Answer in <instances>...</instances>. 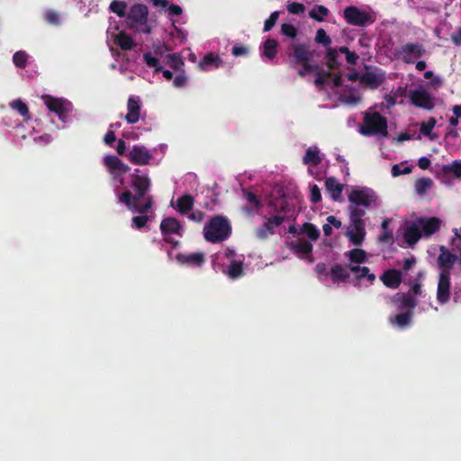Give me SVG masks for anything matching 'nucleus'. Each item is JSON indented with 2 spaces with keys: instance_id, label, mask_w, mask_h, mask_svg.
Returning a JSON list of instances; mask_svg holds the SVG:
<instances>
[{
  "instance_id": "nucleus-1",
  "label": "nucleus",
  "mask_w": 461,
  "mask_h": 461,
  "mask_svg": "<svg viewBox=\"0 0 461 461\" xmlns=\"http://www.w3.org/2000/svg\"><path fill=\"white\" fill-rule=\"evenodd\" d=\"M139 168L134 170L131 177L129 188L117 194L120 203L125 204L133 213H147L153 206V197L146 196L150 189V179L147 175H140Z\"/></svg>"
},
{
  "instance_id": "nucleus-2",
  "label": "nucleus",
  "mask_w": 461,
  "mask_h": 461,
  "mask_svg": "<svg viewBox=\"0 0 461 461\" xmlns=\"http://www.w3.org/2000/svg\"><path fill=\"white\" fill-rule=\"evenodd\" d=\"M314 50L305 43H293L287 48L288 62L292 68H298L297 74L304 77L308 74L315 76L324 70L317 63H312Z\"/></svg>"
},
{
  "instance_id": "nucleus-3",
  "label": "nucleus",
  "mask_w": 461,
  "mask_h": 461,
  "mask_svg": "<svg viewBox=\"0 0 461 461\" xmlns=\"http://www.w3.org/2000/svg\"><path fill=\"white\" fill-rule=\"evenodd\" d=\"M231 233V226L228 219L222 215L212 217L203 227V237L211 243L226 240Z\"/></svg>"
},
{
  "instance_id": "nucleus-4",
  "label": "nucleus",
  "mask_w": 461,
  "mask_h": 461,
  "mask_svg": "<svg viewBox=\"0 0 461 461\" xmlns=\"http://www.w3.org/2000/svg\"><path fill=\"white\" fill-rule=\"evenodd\" d=\"M127 24L129 29L135 32L149 34L152 26L149 23V9L143 4H135L131 6L127 14Z\"/></svg>"
},
{
  "instance_id": "nucleus-5",
  "label": "nucleus",
  "mask_w": 461,
  "mask_h": 461,
  "mask_svg": "<svg viewBox=\"0 0 461 461\" xmlns=\"http://www.w3.org/2000/svg\"><path fill=\"white\" fill-rule=\"evenodd\" d=\"M359 132L364 136L382 135L385 137L388 134L387 119L377 112L366 113Z\"/></svg>"
},
{
  "instance_id": "nucleus-6",
  "label": "nucleus",
  "mask_w": 461,
  "mask_h": 461,
  "mask_svg": "<svg viewBox=\"0 0 461 461\" xmlns=\"http://www.w3.org/2000/svg\"><path fill=\"white\" fill-rule=\"evenodd\" d=\"M377 195L368 187H357L353 189L348 194L349 202V214H352V210L370 208L372 205H376Z\"/></svg>"
},
{
  "instance_id": "nucleus-7",
  "label": "nucleus",
  "mask_w": 461,
  "mask_h": 461,
  "mask_svg": "<svg viewBox=\"0 0 461 461\" xmlns=\"http://www.w3.org/2000/svg\"><path fill=\"white\" fill-rule=\"evenodd\" d=\"M365 215L366 211L364 209L357 208L352 210V214H349L351 229L348 230L347 236L355 246H360L365 240L366 229L362 219Z\"/></svg>"
},
{
  "instance_id": "nucleus-8",
  "label": "nucleus",
  "mask_w": 461,
  "mask_h": 461,
  "mask_svg": "<svg viewBox=\"0 0 461 461\" xmlns=\"http://www.w3.org/2000/svg\"><path fill=\"white\" fill-rule=\"evenodd\" d=\"M343 18L348 24L357 27H366L375 22V17L372 14L355 5H349L344 9Z\"/></svg>"
},
{
  "instance_id": "nucleus-9",
  "label": "nucleus",
  "mask_w": 461,
  "mask_h": 461,
  "mask_svg": "<svg viewBox=\"0 0 461 461\" xmlns=\"http://www.w3.org/2000/svg\"><path fill=\"white\" fill-rule=\"evenodd\" d=\"M42 100L50 112L57 113L59 120L66 122L67 113L70 111V103L50 95H43Z\"/></svg>"
},
{
  "instance_id": "nucleus-10",
  "label": "nucleus",
  "mask_w": 461,
  "mask_h": 461,
  "mask_svg": "<svg viewBox=\"0 0 461 461\" xmlns=\"http://www.w3.org/2000/svg\"><path fill=\"white\" fill-rule=\"evenodd\" d=\"M404 63H413V59H420L425 54L424 47L420 43H407L396 50L395 53Z\"/></svg>"
},
{
  "instance_id": "nucleus-11",
  "label": "nucleus",
  "mask_w": 461,
  "mask_h": 461,
  "mask_svg": "<svg viewBox=\"0 0 461 461\" xmlns=\"http://www.w3.org/2000/svg\"><path fill=\"white\" fill-rule=\"evenodd\" d=\"M450 273L441 270L438 275L437 300L440 304H446L450 300Z\"/></svg>"
},
{
  "instance_id": "nucleus-12",
  "label": "nucleus",
  "mask_w": 461,
  "mask_h": 461,
  "mask_svg": "<svg viewBox=\"0 0 461 461\" xmlns=\"http://www.w3.org/2000/svg\"><path fill=\"white\" fill-rule=\"evenodd\" d=\"M410 100L413 105L424 110L431 111L435 106L433 97L423 88L411 90Z\"/></svg>"
},
{
  "instance_id": "nucleus-13",
  "label": "nucleus",
  "mask_w": 461,
  "mask_h": 461,
  "mask_svg": "<svg viewBox=\"0 0 461 461\" xmlns=\"http://www.w3.org/2000/svg\"><path fill=\"white\" fill-rule=\"evenodd\" d=\"M129 160L140 166L148 165L152 158V154L143 146L134 145L128 154Z\"/></svg>"
},
{
  "instance_id": "nucleus-14",
  "label": "nucleus",
  "mask_w": 461,
  "mask_h": 461,
  "mask_svg": "<svg viewBox=\"0 0 461 461\" xmlns=\"http://www.w3.org/2000/svg\"><path fill=\"white\" fill-rule=\"evenodd\" d=\"M125 120L130 124L137 123L140 119L141 102L139 96H130L127 101Z\"/></svg>"
},
{
  "instance_id": "nucleus-15",
  "label": "nucleus",
  "mask_w": 461,
  "mask_h": 461,
  "mask_svg": "<svg viewBox=\"0 0 461 461\" xmlns=\"http://www.w3.org/2000/svg\"><path fill=\"white\" fill-rule=\"evenodd\" d=\"M416 221L424 236L436 233L441 226V220L437 217H421L417 219Z\"/></svg>"
},
{
  "instance_id": "nucleus-16",
  "label": "nucleus",
  "mask_w": 461,
  "mask_h": 461,
  "mask_svg": "<svg viewBox=\"0 0 461 461\" xmlns=\"http://www.w3.org/2000/svg\"><path fill=\"white\" fill-rule=\"evenodd\" d=\"M104 163L113 175H122L130 170L129 166L124 164L118 157L107 155L104 158Z\"/></svg>"
},
{
  "instance_id": "nucleus-17",
  "label": "nucleus",
  "mask_w": 461,
  "mask_h": 461,
  "mask_svg": "<svg viewBox=\"0 0 461 461\" xmlns=\"http://www.w3.org/2000/svg\"><path fill=\"white\" fill-rule=\"evenodd\" d=\"M176 259L181 265L191 267H201L205 262L204 254L202 252H194L191 254L178 253L176 256Z\"/></svg>"
},
{
  "instance_id": "nucleus-18",
  "label": "nucleus",
  "mask_w": 461,
  "mask_h": 461,
  "mask_svg": "<svg viewBox=\"0 0 461 461\" xmlns=\"http://www.w3.org/2000/svg\"><path fill=\"white\" fill-rule=\"evenodd\" d=\"M457 257L447 250L445 247L440 248V254L438 257V265L441 270H447L450 273V270L453 268Z\"/></svg>"
},
{
  "instance_id": "nucleus-19",
  "label": "nucleus",
  "mask_w": 461,
  "mask_h": 461,
  "mask_svg": "<svg viewBox=\"0 0 461 461\" xmlns=\"http://www.w3.org/2000/svg\"><path fill=\"white\" fill-rule=\"evenodd\" d=\"M380 278L386 287L393 289L398 288L402 281L401 271L396 269L385 270Z\"/></svg>"
},
{
  "instance_id": "nucleus-20",
  "label": "nucleus",
  "mask_w": 461,
  "mask_h": 461,
  "mask_svg": "<svg viewBox=\"0 0 461 461\" xmlns=\"http://www.w3.org/2000/svg\"><path fill=\"white\" fill-rule=\"evenodd\" d=\"M273 212L285 217V221H295L296 212L294 205L288 203L286 200L282 199L280 204H273Z\"/></svg>"
},
{
  "instance_id": "nucleus-21",
  "label": "nucleus",
  "mask_w": 461,
  "mask_h": 461,
  "mask_svg": "<svg viewBox=\"0 0 461 461\" xmlns=\"http://www.w3.org/2000/svg\"><path fill=\"white\" fill-rule=\"evenodd\" d=\"M273 212L285 217V221H295L296 212L294 205L288 203L286 200L282 199L280 204H273Z\"/></svg>"
},
{
  "instance_id": "nucleus-22",
  "label": "nucleus",
  "mask_w": 461,
  "mask_h": 461,
  "mask_svg": "<svg viewBox=\"0 0 461 461\" xmlns=\"http://www.w3.org/2000/svg\"><path fill=\"white\" fill-rule=\"evenodd\" d=\"M392 302L395 303L400 310L408 309L411 312L417 305V301L408 294H396Z\"/></svg>"
},
{
  "instance_id": "nucleus-23",
  "label": "nucleus",
  "mask_w": 461,
  "mask_h": 461,
  "mask_svg": "<svg viewBox=\"0 0 461 461\" xmlns=\"http://www.w3.org/2000/svg\"><path fill=\"white\" fill-rule=\"evenodd\" d=\"M384 79L385 77L384 73L378 74L373 71H366L361 75L360 82L375 89L381 86Z\"/></svg>"
},
{
  "instance_id": "nucleus-24",
  "label": "nucleus",
  "mask_w": 461,
  "mask_h": 461,
  "mask_svg": "<svg viewBox=\"0 0 461 461\" xmlns=\"http://www.w3.org/2000/svg\"><path fill=\"white\" fill-rule=\"evenodd\" d=\"M181 224L180 222L173 218V217H167L162 220L160 223V230L162 234H177L181 235L180 230H181Z\"/></svg>"
},
{
  "instance_id": "nucleus-25",
  "label": "nucleus",
  "mask_w": 461,
  "mask_h": 461,
  "mask_svg": "<svg viewBox=\"0 0 461 461\" xmlns=\"http://www.w3.org/2000/svg\"><path fill=\"white\" fill-rule=\"evenodd\" d=\"M421 236H422V233H421V230H420L417 221L409 225L403 233L404 240L410 246L416 244L419 241V240L421 238Z\"/></svg>"
},
{
  "instance_id": "nucleus-26",
  "label": "nucleus",
  "mask_w": 461,
  "mask_h": 461,
  "mask_svg": "<svg viewBox=\"0 0 461 461\" xmlns=\"http://www.w3.org/2000/svg\"><path fill=\"white\" fill-rule=\"evenodd\" d=\"M325 187L330 194V197L333 201L340 200L344 185L337 182L335 177H328L325 181Z\"/></svg>"
},
{
  "instance_id": "nucleus-27",
  "label": "nucleus",
  "mask_w": 461,
  "mask_h": 461,
  "mask_svg": "<svg viewBox=\"0 0 461 461\" xmlns=\"http://www.w3.org/2000/svg\"><path fill=\"white\" fill-rule=\"evenodd\" d=\"M114 44L118 45L122 50H131L136 46L131 36L124 32H121L115 35Z\"/></svg>"
},
{
  "instance_id": "nucleus-28",
  "label": "nucleus",
  "mask_w": 461,
  "mask_h": 461,
  "mask_svg": "<svg viewBox=\"0 0 461 461\" xmlns=\"http://www.w3.org/2000/svg\"><path fill=\"white\" fill-rule=\"evenodd\" d=\"M194 204V198L191 194H184L176 200V210L181 214L189 212Z\"/></svg>"
},
{
  "instance_id": "nucleus-29",
  "label": "nucleus",
  "mask_w": 461,
  "mask_h": 461,
  "mask_svg": "<svg viewBox=\"0 0 461 461\" xmlns=\"http://www.w3.org/2000/svg\"><path fill=\"white\" fill-rule=\"evenodd\" d=\"M326 66L330 70L339 69L341 62L339 61V50L336 48H328L325 54Z\"/></svg>"
},
{
  "instance_id": "nucleus-30",
  "label": "nucleus",
  "mask_w": 461,
  "mask_h": 461,
  "mask_svg": "<svg viewBox=\"0 0 461 461\" xmlns=\"http://www.w3.org/2000/svg\"><path fill=\"white\" fill-rule=\"evenodd\" d=\"M330 276L334 283L347 282L349 278V273L347 268L339 264H336L330 269Z\"/></svg>"
},
{
  "instance_id": "nucleus-31",
  "label": "nucleus",
  "mask_w": 461,
  "mask_h": 461,
  "mask_svg": "<svg viewBox=\"0 0 461 461\" xmlns=\"http://www.w3.org/2000/svg\"><path fill=\"white\" fill-rule=\"evenodd\" d=\"M221 60L219 56H215L212 53H207L199 62V68L202 70H208L210 68H219Z\"/></svg>"
},
{
  "instance_id": "nucleus-32",
  "label": "nucleus",
  "mask_w": 461,
  "mask_h": 461,
  "mask_svg": "<svg viewBox=\"0 0 461 461\" xmlns=\"http://www.w3.org/2000/svg\"><path fill=\"white\" fill-rule=\"evenodd\" d=\"M303 162L304 165L318 166L321 162L319 149L309 148L303 158Z\"/></svg>"
},
{
  "instance_id": "nucleus-33",
  "label": "nucleus",
  "mask_w": 461,
  "mask_h": 461,
  "mask_svg": "<svg viewBox=\"0 0 461 461\" xmlns=\"http://www.w3.org/2000/svg\"><path fill=\"white\" fill-rule=\"evenodd\" d=\"M10 106L23 118L24 122L31 120L28 105L21 99L14 100L10 103Z\"/></svg>"
},
{
  "instance_id": "nucleus-34",
  "label": "nucleus",
  "mask_w": 461,
  "mask_h": 461,
  "mask_svg": "<svg viewBox=\"0 0 461 461\" xmlns=\"http://www.w3.org/2000/svg\"><path fill=\"white\" fill-rule=\"evenodd\" d=\"M442 172L445 176L453 175L456 178L461 179V160H454L452 163L444 165Z\"/></svg>"
},
{
  "instance_id": "nucleus-35",
  "label": "nucleus",
  "mask_w": 461,
  "mask_h": 461,
  "mask_svg": "<svg viewBox=\"0 0 461 461\" xmlns=\"http://www.w3.org/2000/svg\"><path fill=\"white\" fill-rule=\"evenodd\" d=\"M227 275L231 279H237L244 275L243 262L232 261L228 267Z\"/></svg>"
},
{
  "instance_id": "nucleus-36",
  "label": "nucleus",
  "mask_w": 461,
  "mask_h": 461,
  "mask_svg": "<svg viewBox=\"0 0 461 461\" xmlns=\"http://www.w3.org/2000/svg\"><path fill=\"white\" fill-rule=\"evenodd\" d=\"M411 316L412 312L411 311H408L406 312H402L399 314H396L395 316L391 318V322L393 324H395L401 328H404L408 326L411 321Z\"/></svg>"
},
{
  "instance_id": "nucleus-37",
  "label": "nucleus",
  "mask_w": 461,
  "mask_h": 461,
  "mask_svg": "<svg viewBox=\"0 0 461 461\" xmlns=\"http://www.w3.org/2000/svg\"><path fill=\"white\" fill-rule=\"evenodd\" d=\"M292 247L296 253L304 255L311 254L313 249L312 244L305 240H298L297 241L293 242Z\"/></svg>"
},
{
  "instance_id": "nucleus-38",
  "label": "nucleus",
  "mask_w": 461,
  "mask_h": 461,
  "mask_svg": "<svg viewBox=\"0 0 461 461\" xmlns=\"http://www.w3.org/2000/svg\"><path fill=\"white\" fill-rule=\"evenodd\" d=\"M277 46L278 42L275 39H267L264 42V55L269 59H273L277 53Z\"/></svg>"
},
{
  "instance_id": "nucleus-39",
  "label": "nucleus",
  "mask_w": 461,
  "mask_h": 461,
  "mask_svg": "<svg viewBox=\"0 0 461 461\" xmlns=\"http://www.w3.org/2000/svg\"><path fill=\"white\" fill-rule=\"evenodd\" d=\"M255 232L258 239L266 240L270 235H273L275 233V229L273 228L272 225H270V223L267 220V221H265L261 226L258 227L255 230Z\"/></svg>"
},
{
  "instance_id": "nucleus-40",
  "label": "nucleus",
  "mask_w": 461,
  "mask_h": 461,
  "mask_svg": "<svg viewBox=\"0 0 461 461\" xmlns=\"http://www.w3.org/2000/svg\"><path fill=\"white\" fill-rule=\"evenodd\" d=\"M301 231L306 234L307 237L312 241H316L320 238V230L314 224L311 222L303 223Z\"/></svg>"
},
{
  "instance_id": "nucleus-41",
  "label": "nucleus",
  "mask_w": 461,
  "mask_h": 461,
  "mask_svg": "<svg viewBox=\"0 0 461 461\" xmlns=\"http://www.w3.org/2000/svg\"><path fill=\"white\" fill-rule=\"evenodd\" d=\"M433 181L429 177H421L415 182V190L419 194H425L432 186Z\"/></svg>"
},
{
  "instance_id": "nucleus-42",
  "label": "nucleus",
  "mask_w": 461,
  "mask_h": 461,
  "mask_svg": "<svg viewBox=\"0 0 461 461\" xmlns=\"http://www.w3.org/2000/svg\"><path fill=\"white\" fill-rule=\"evenodd\" d=\"M109 9L117 14L120 18L127 16V4L124 1L113 0L111 2Z\"/></svg>"
},
{
  "instance_id": "nucleus-43",
  "label": "nucleus",
  "mask_w": 461,
  "mask_h": 461,
  "mask_svg": "<svg viewBox=\"0 0 461 461\" xmlns=\"http://www.w3.org/2000/svg\"><path fill=\"white\" fill-rule=\"evenodd\" d=\"M329 13L330 11L326 6L316 5V7L310 11L309 15L313 20L323 22L324 18L329 14Z\"/></svg>"
},
{
  "instance_id": "nucleus-44",
  "label": "nucleus",
  "mask_w": 461,
  "mask_h": 461,
  "mask_svg": "<svg viewBox=\"0 0 461 461\" xmlns=\"http://www.w3.org/2000/svg\"><path fill=\"white\" fill-rule=\"evenodd\" d=\"M352 263L361 264L366 260V253L362 249H353L348 254Z\"/></svg>"
},
{
  "instance_id": "nucleus-45",
  "label": "nucleus",
  "mask_w": 461,
  "mask_h": 461,
  "mask_svg": "<svg viewBox=\"0 0 461 461\" xmlns=\"http://www.w3.org/2000/svg\"><path fill=\"white\" fill-rule=\"evenodd\" d=\"M316 43L328 48H330V44L332 42L331 38L326 33L325 30L320 28L316 32V35L314 38Z\"/></svg>"
},
{
  "instance_id": "nucleus-46",
  "label": "nucleus",
  "mask_w": 461,
  "mask_h": 461,
  "mask_svg": "<svg viewBox=\"0 0 461 461\" xmlns=\"http://www.w3.org/2000/svg\"><path fill=\"white\" fill-rule=\"evenodd\" d=\"M242 193L244 199L255 209H259L262 206L260 199L256 194L247 189H242Z\"/></svg>"
},
{
  "instance_id": "nucleus-47",
  "label": "nucleus",
  "mask_w": 461,
  "mask_h": 461,
  "mask_svg": "<svg viewBox=\"0 0 461 461\" xmlns=\"http://www.w3.org/2000/svg\"><path fill=\"white\" fill-rule=\"evenodd\" d=\"M437 123V121L434 117H430L427 122H422L420 127V132L429 137L431 140H434L431 131L434 129L435 125Z\"/></svg>"
},
{
  "instance_id": "nucleus-48",
  "label": "nucleus",
  "mask_w": 461,
  "mask_h": 461,
  "mask_svg": "<svg viewBox=\"0 0 461 461\" xmlns=\"http://www.w3.org/2000/svg\"><path fill=\"white\" fill-rule=\"evenodd\" d=\"M143 60L149 68H153L155 72L162 70V67L160 66L158 59L156 57H153L150 52L143 54Z\"/></svg>"
},
{
  "instance_id": "nucleus-49",
  "label": "nucleus",
  "mask_w": 461,
  "mask_h": 461,
  "mask_svg": "<svg viewBox=\"0 0 461 461\" xmlns=\"http://www.w3.org/2000/svg\"><path fill=\"white\" fill-rule=\"evenodd\" d=\"M43 19L50 25L58 26L60 24V15L58 12L49 9L45 12Z\"/></svg>"
},
{
  "instance_id": "nucleus-50",
  "label": "nucleus",
  "mask_w": 461,
  "mask_h": 461,
  "mask_svg": "<svg viewBox=\"0 0 461 461\" xmlns=\"http://www.w3.org/2000/svg\"><path fill=\"white\" fill-rule=\"evenodd\" d=\"M28 55L25 51L19 50L13 56L14 64L20 68H24L27 65Z\"/></svg>"
},
{
  "instance_id": "nucleus-51",
  "label": "nucleus",
  "mask_w": 461,
  "mask_h": 461,
  "mask_svg": "<svg viewBox=\"0 0 461 461\" xmlns=\"http://www.w3.org/2000/svg\"><path fill=\"white\" fill-rule=\"evenodd\" d=\"M332 77V73L328 70H322L321 73H318L316 75V77L314 79V85L317 87H323L328 84V79Z\"/></svg>"
},
{
  "instance_id": "nucleus-52",
  "label": "nucleus",
  "mask_w": 461,
  "mask_h": 461,
  "mask_svg": "<svg viewBox=\"0 0 461 461\" xmlns=\"http://www.w3.org/2000/svg\"><path fill=\"white\" fill-rule=\"evenodd\" d=\"M167 64L175 70H180L184 66V61L179 54L173 53L167 56Z\"/></svg>"
},
{
  "instance_id": "nucleus-53",
  "label": "nucleus",
  "mask_w": 461,
  "mask_h": 461,
  "mask_svg": "<svg viewBox=\"0 0 461 461\" xmlns=\"http://www.w3.org/2000/svg\"><path fill=\"white\" fill-rule=\"evenodd\" d=\"M140 215H139V216H134L131 220V222H132L131 226L138 230L142 229L149 220V218L147 215H145V213H140Z\"/></svg>"
},
{
  "instance_id": "nucleus-54",
  "label": "nucleus",
  "mask_w": 461,
  "mask_h": 461,
  "mask_svg": "<svg viewBox=\"0 0 461 461\" xmlns=\"http://www.w3.org/2000/svg\"><path fill=\"white\" fill-rule=\"evenodd\" d=\"M281 32L284 35L294 39L297 36L298 30L294 25L291 23H283L281 26Z\"/></svg>"
},
{
  "instance_id": "nucleus-55",
  "label": "nucleus",
  "mask_w": 461,
  "mask_h": 461,
  "mask_svg": "<svg viewBox=\"0 0 461 461\" xmlns=\"http://www.w3.org/2000/svg\"><path fill=\"white\" fill-rule=\"evenodd\" d=\"M279 17V12H273L269 17L265 21L264 24V32H269L276 23V21Z\"/></svg>"
},
{
  "instance_id": "nucleus-56",
  "label": "nucleus",
  "mask_w": 461,
  "mask_h": 461,
  "mask_svg": "<svg viewBox=\"0 0 461 461\" xmlns=\"http://www.w3.org/2000/svg\"><path fill=\"white\" fill-rule=\"evenodd\" d=\"M287 11L293 14H300L305 11V6L302 3L293 2L287 5Z\"/></svg>"
},
{
  "instance_id": "nucleus-57",
  "label": "nucleus",
  "mask_w": 461,
  "mask_h": 461,
  "mask_svg": "<svg viewBox=\"0 0 461 461\" xmlns=\"http://www.w3.org/2000/svg\"><path fill=\"white\" fill-rule=\"evenodd\" d=\"M412 168L411 166H406L403 168L401 167L400 165L395 164L392 167V176L396 177L401 175H408L411 172Z\"/></svg>"
},
{
  "instance_id": "nucleus-58",
  "label": "nucleus",
  "mask_w": 461,
  "mask_h": 461,
  "mask_svg": "<svg viewBox=\"0 0 461 461\" xmlns=\"http://www.w3.org/2000/svg\"><path fill=\"white\" fill-rule=\"evenodd\" d=\"M311 202L317 203L321 200V194L317 185H311Z\"/></svg>"
},
{
  "instance_id": "nucleus-59",
  "label": "nucleus",
  "mask_w": 461,
  "mask_h": 461,
  "mask_svg": "<svg viewBox=\"0 0 461 461\" xmlns=\"http://www.w3.org/2000/svg\"><path fill=\"white\" fill-rule=\"evenodd\" d=\"M348 267H349L351 272L356 273V274H359L357 276V279H360V278L366 276V275H367L368 272H369V268L367 267L348 266Z\"/></svg>"
},
{
  "instance_id": "nucleus-60",
  "label": "nucleus",
  "mask_w": 461,
  "mask_h": 461,
  "mask_svg": "<svg viewBox=\"0 0 461 461\" xmlns=\"http://www.w3.org/2000/svg\"><path fill=\"white\" fill-rule=\"evenodd\" d=\"M204 217H205L204 212L200 211V210L193 211L188 215V219L190 221H194V222H198V223L202 222L204 220Z\"/></svg>"
},
{
  "instance_id": "nucleus-61",
  "label": "nucleus",
  "mask_w": 461,
  "mask_h": 461,
  "mask_svg": "<svg viewBox=\"0 0 461 461\" xmlns=\"http://www.w3.org/2000/svg\"><path fill=\"white\" fill-rule=\"evenodd\" d=\"M270 225L275 229L276 227L280 226L283 222L285 221V217H282L280 214H274L267 219Z\"/></svg>"
},
{
  "instance_id": "nucleus-62",
  "label": "nucleus",
  "mask_w": 461,
  "mask_h": 461,
  "mask_svg": "<svg viewBox=\"0 0 461 461\" xmlns=\"http://www.w3.org/2000/svg\"><path fill=\"white\" fill-rule=\"evenodd\" d=\"M231 53L235 57L246 56L249 53V48L241 45H235L231 50Z\"/></svg>"
},
{
  "instance_id": "nucleus-63",
  "label": "nucleus",
  "mask_w": 461,
  "mask_h": 461,
  "mask_svg": "<svg viewBox=\"0 0 461 461\" xmlns=\"http://www.w3.org/2000/svg\"><path fill=\"white\" fill-rule=\"evenodd\" d=\"M379 241L382 243H393V237L392 230H383L379 236Z\"/></svg>"
},
{
  "instance_id": "nucleus-64",
  "label": "nucleus",
  "mask_w": 461,
  "mask_h": 461,
  "mask_svg": "<svg viewBox=\"0 0 461 461\" xmlns=\"http://www.w3.org/2000/svg\"><path fill=\"white\" fill-rule=\"evenodd\" d=\"M173 84L176 87H183L186 84V77L184 73H181L175 77Z\"/></svg>"
}]
</instances>
